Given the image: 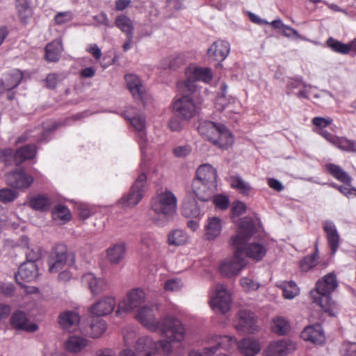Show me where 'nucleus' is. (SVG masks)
<instances>
[{"label":"nucleus","mask_w":356,"mask_h":356,"mask_svg":"<svg viewBox=\"0 0 356 356\" xmlns=\"http://www.w3.org/2000/svg\"><path fill=\"white\" fill-rule=\"evenodd\" d=\"M23 78V74L18 70L3 74L0 82V97L5 91H10L17 87Z\"/></svg>","instance_id":"obj_24"},{"label":"nucleus","mask_w":356,"mask_h":356,"mask_svg":"<svg viewBox=\"0 0 356 356\" xmlns=\"http://www.w3.org/2000/svg\"><path fill=\"white\" fill-rule=\"evenodd\" d=\"M231 305L230 294L222 285H217L215 294L210 300L211 309L217 313L225 314L230 309Z\"/></svg>","instance_id":"obj_12"},{"label":"nucleus","mask_w":356,"mask_h":356,"mask_svg":"<svg viewBox=\"0 0 356 356\" xmlns=\"http://www.w3.org/2000/svg\"><path fill=\"white\" fill-rule=\"evenodd\" d=\"M228 86L226 83H222L220 86V92L217 99V104L220 105L222 109H225L229 104L234 102V99L232 97H227Z\"/></svg>","instance_id":"obj_50"},{"label":"nucleus","mask_w":356,"mask_h":356,"mask_svg":"<svg viewBox=\"0 0 356 356\" xmlns=\"http://www.w3.org/2000/svg\"><path fill=\"white\" fill-rule=\"evenodd\" d=\"M338 286L336 275L330 273L319 280L316 284V291H312L311 296L314 302L330 316H335L337 306L331 298V293Z\"/></svg>","instance_id":"obj_3"},{"label":"nucleus","mask_w":356,"mask_h":356,"mask_svg":"<svg viewBox=\"0 0 356 356\" xmlns=\"http://www.w3.org/2000/svg\"><path fill=\"white\" fill-rule=\"evenodd\" d=\"M323 231L326 234L328 245L331 249L332 254H334L339 246L340 236L335 224L330 220L322 222Z\"/></svg>","instance_id":"obj_23"},{"label":"nucleus","mask_w":356,"mask_h":356,"mask_svg":"<svg viewBox=\"0 0 356 356\" xmlns=\"http://www.w3.org/2000/svg\"><path fill=\"white\" fill-rule=\"evenodd\" d=\"M0 161L7 166L15 164V152L11 148L0 149Z\"/></svg>","instance_id":"obj_52"},{"label":"nucleus","mask_w":356,"mask_h":356,"mask_svg":"<svg viewBox=\"0 0 356 356\" xmlns=\"http://www.w3.org/2000/svg\"><path fill=\"white\" fill-rule=\"evenodd\" d=\"M147 176L140 173L130 190L118 200V204L122 208L133 207L139 203L144 195L146 186Z\"/></svg>","instance_id":"obj_8"},{"label":"nucleus","mask_w":356,"mask_h":356,"mask_svg":"<svg viewBox=\"0 0 356 356\" xmlns=\"http://www.w3.org/2000/svg\"><path fill=\"white\" fill-rule=\"evenodd\" d=\"M301 337L304 340L312 341L314 343H321L325 339L321 326L319 324L305 327L301 332Z\"/></svg>","instance_id":"obj_29"},{"label":"nucleus","mask_w":356,"mask_h":356,"mask_svg":"<svg viewBox=\"0 0 356 356\" xmlns=\"http://www.w3.org/2000/svg\"><path fill=\"white\" fill-rule=\"evenodd\" d=\"M255 220L245 217L241 219L238 233L231 238V245L234 249V256L220 264L221 274L232 277L237 275L246 265L243 246L248 238L255 232Z\"/></svg>","instance_id":"obj_1"},{"label":"nucleus","mask_w":356,"mask_h":356,"mask_svg":"<svg viewBox=\"0 0 356 356\" xmlns=\"http://www.w3.org/2000/svg\"><path fill=\"white\" fill-rule=\"evenodd\" d=\"M186 80L183 83L184 88L191 94H195L197 88L196 81L209 83L213 78L211 70L209 67L189 66L186 70Z\"/></svg>","instance_id":"obj_9"},{"label":"nucleus","mask_w":356,"mask_h":356,"mask_svg":"<svg viewBox=\"0 0 356 356\" xmlns=\"http://www.w3.org/2000/svg\"><path fill=\"white\" fill-rule=\"evenodd\" d=\"M191 152V147L189 145H180L173 149V154L176 157H185Z\"/></svg>","instance_id":"obj_64"},{"label":"nucleus","mask_w":356,"mask_h":356,"mask_svg":"<svg viewBox=\"0 0 356 356\" xmlns=\"http://www.w3.org/2000/svg\"><path fill=\"white\" fill-rule=\"evenodd\" d=\"M168 240L170 245L179 246L186 243L188 235L181 229H175L168 234Z\"/></svg>","instance_id":"obj_42"},{"label":"nucleus","mask_w":356,"mask_h":356,"mask_svg":"<svg viewBox=\"0 0 356 356\" xmlns=\"http://www.w3.org/2000/svg\"><path fill=\"white\" fill-rule=\"evenodd\" d=\"M64 125V122H54L51 125L44 128L38 139L40 143H47L49 140V136L58 127Z\"/></svg>","instance_id":"obj_53"},{"label":"nucleus","mask_w":356,"mask_h":356,"mask_svg":"<svg viewBox=\"0 0 356 356\" xmlns=\"http://www.w3.org/2000/svg\"><path fill=\"white\" fill-rule=\"evenodd\" d=\"M58 321L63 328L70 329L79 323L80 316L76 312L68 310L60 314Z\"/></svg>","instance_id":"obj_32"},{"label":"nucleus","mask_w":356,"mask_h":356,"mask_svg":"<svg viewBox=\"0 0 356 356\" xmlns=\"http://www.w3.org/2000/svg\"><path fill=\"white\" fill-rule=\"evenodd\" d=\"M115 304V300L113 297L107 296L92 304L90 307L89 311L97 318L106 316L113 312Z\"/></svg>","instance_id":"obj_22"},{"label":"nucleus","mask_w":356,"mask_h":356,"mask_svg":"<svg viewBox=\"0 0 356 356\" xmlns=\"http://www.w3.org/2000/svg\"><path fill=\"white\" fill-rule=\"evenodd\" d=\"M106 323L104 320L99 318H95L87 330V334L92 338H98L106 331Z\"/></svg>","instance_id":"obj_37"},{"label":"nucleus","mask_w":356,"mask_h":356,"mask_svg":"<svg viewBox=\"0 0 356 356\" xmlns=\"http://www.w3.org/2000/svg\"><path fill=\"white\" fill-rule=\"evenodd\" d=\"M125 254V244L124 242L116 243L107 250L109 261L112 264H117L123 259Z\"/></svg>","instance_id":"obj_36"},{"label":"nucleus","mask_w":356,"mask_h":356,"mask_svg":"<svg viewBox=\"0 0 356 356\" xmlns=\"http://www.w3.org/2000/svg\"><path fill=\"white\" fill-rule=\"evenodd\" d=\"M124 79L127 88L132 94L134 99L138 102H140L143 105H145L146 93L139 77L135 74H129L125 75Z\"/></svg>","instance_id":"obj_18"},{"label":"nucleus","mask_w":356,"mask_h":356,"mask_svg":"<svg viewBox=\"0 0 356 356\" xmlns=\"http://www.w3.org/2000/svg\"><path fill=\"white\" fill-rule=\"evenodd\" d=\"M325 169L329 174L337 180L348 186L351 185V177L339 165L334 163H327L325 165Z\"/></svg>","instance_id":"obj_34"},{"label":"nucleus","mask_w":356,"mask_h":356,"mask_svg":"<svg viewBox=\"0 0 356 356\" xmlns=\"http://www.w3.org/2000/svg\"><path fill=\"white\" fill-rule=\"evenodd\" d=\"M341 356H356V342L344 341L341 346Z\"/></svg>","instance_id":"obj_57"},{"label":"nucleus","mask_w":356,"mask_h":356,"mask_svg":"<svg viewBox=\"0 0 356 356\" xmlns=\"http://www.w3.org/2000/svg\"><path fill=\"white\" fill-rule=\"evenodd\" d=\"M10 324L16 330L34 332L38 330L36 323H31L27 317V314L21 310L15 311L10 318Z\"/></svg>","instance_id":"obj_15"},{"label":"nucleus","mask_w":356,"mask_h":356,"mask_svg":"<svg viewBox=\"0 0 356 356\" xmlns=\"http://www.w3.org/2000/svg\"><path fill=\"white\" fill-rule=\"evenodd\" d=\"M163 336L166 339H161L158 343H156V352L159 351L163 354H168L172 351V342H181L182 341L170 339L165 335Z\"/></svg>","instance_id":"obj_51"},{"label":"nucleus","mask_w":356,"mask_h":356,"mask_svg":"<svg viewBox=\"0 0 356 356\" xmlns=\"http://www.w3.org/2000/svg\"><path fill=\"white\" fill-rule=\"evenodd\" d=\"M63 50L62 42L60 40H54L47 44L45 47V56L47 60L50 62H57Z\"/></svg>","instance_id":"obj_35"},{"label":"nucleus","mask_w":356,"mask_h":356,"mask_svg":"<svg viewBox=\"0 0 356 356\" xmlns=\"http://www.w3.org/2000/svg\"><path fill=\"white\" fill-rule=\"evenodd\" d=\"M221 220L218 217L209 218L205 225V236L208 240L216 238L221 232Z\"/></svg>","instance_id":"obj_33"},{"label":"nucleus","mask_w":356,"mask_h":356,"mask_svg":"<svg viewBox=\"0 0 356 356\" xmlns=\"http://www.w3.org/2000/svg\"><path fill=\"white\" fill-rule=\"evenodd\" d=\"M38 275V268L36 264L32 262L22 263L17 273L15 275L16 282L22 286V282H31L34 280Z\"/></svg>","instance_id":"obj_20"},{"label":"nucleus","mask_w":356,"mask_h":356,"mask_svg":"<svg viewBox=\"0 0 356 356\" xmlns=\"http://www.w3.org/2000/svg\"><path fill=\"white\" fill-rule=\"evenodd\" d=\"M16 9L20 23L26 25L33 15L31 8L28 3L23 2L17 3Z\"/></svg>","instance_id":"obj_41"},{"label":"nucleus","mask_w":356,"mask_h":356,"mask_svg":"<svg viewBox=\"0 0 356 356\" xmlns=\"http://www.w3.org/2000/svg\"><path fill=\"white\" fill-rule=\"evenodd\" d=\"M136 319L152 331L159 332L162 335L175 340H184L185 329L181 321L172 316H165L156 321L152 307L144 306L138 309Z\"/></svg>","instance_id":"obj_2"},{"label":"nucleus","mask_w":356,"mask_h":356,"mask_svg":"<svg viewBox=\"0 0 356 356\" xmlns=\"http://www.w3.org/2000/svg\"><path fill=\"white\" fill-rule=\"evenodd\" d=\"M241 284L242 287L247 290H257L260 286V284L248 277H243L241 279Z\"/></svg>","instance_id":"obj_62"},{"label":"nucleus","mask_w":356,"mask_h":356,"mask_svg":"<svg viewBox=\"0 0 356 356\" xmlns=\"http://www.w3.org/2000/svg\"><path fill=\"white\" fill-rule=\"evenodd\" d=\"M181 213L184 217L191 218H197L202 213L201 209L197 205L196 197L191 192H188L184 199Z\"/></svg>","instance_id":"obj_25"},{"label":"nucleus","mask_w":356,"mask_h":356,"mask_svg":"<svg viewBox=\"0 0 356 356\" xmlns=\"http://www.w3.org/2000/svg\"><path fill=\"white\" fill-rule=\"evenodd\" d=\"M145 299V293L143 290L135 289L127 294V300L120 302L118 304V309L116 314L121 312H129L134 309L138 307Z\"/></svg>","instance_id":"obj_17"},{"label":"nucleus","mask_w":356,"mask_h":356,"mask_svg":"<svg viewBox=\"0 0 356 356\" xmlns=\"http://www.w3.org/2000/svg\"><path fill=\"white\" fill-rule=\"evenodd\" d=\"M326 42L327 47L336 53L348 54L350 52V49L347 44H344L333 38H329Z\"/></svg>","instance_id":"obj_49"},{"label":"nucleus","mask_w":356,"mask_h":356,"mask_svg":"<svg viewBox=\"0 0 356 356\" xmlns=\"http://www.w3.org/2000/svg\"><path fill=\"white\" fill-rule=\"evenodd\" d=\"M299 293V289L295 282L290 281L283 284V296L286 299H292Z\"/></svg>","instance_id":"obj_54"},{"label":"nucleus","mask_w":356,"mask_h":356,"mask_svg":"<svg viewBox=\"0 0 356 356\" xmlns=\"http://www.w3.org/2000/svg\"><path fill=\"white\" fill-rule=\"evenodd\" d=\"M51 214L54 220H60L63 222H67L71 219L70 210L67 207L61 204L56 205L53 209Z\"/></svg>","instance_id":"obj_47"},{"label":"nucleus","mask_w":356,"mask_h":356,"mask_svg":"<svg viewBox=\"0 0 356 356\" xmlns=\"http://www.w3.org/2000/svg\"><path fill=\"white\" fill-rule=\"evenodd\" d=\"M296 344L288 339L271 342L266 351V356H286L296 350Z\"/></svg>","instance_id":"obj_19"},{"label":"nucleus","mask_w":356,"mask_h":356,"mask_svg":"<svg viewBox=\"0 0 356 356\" xmlns=\"http://www.w3.org/2000/svg\"><path fill=\"white\" fill-rule=\"evenodd\" d=\"M33 180L31 175L21 168L15 169L5 174L6 184L15 189H26L31 186Z\"/></svg>","instance_id":"obj_11"},{"label":"nucleus","mask_w":356,"mask_h":356,"mask_svg":"<svg viewBox=\"0 0 356 356\" xmlns=\"http://www.w3.org/2000/svg\"><path fill=\"white\" fill-rule=\"evenodd\" d=\"M213 202L215 204V205L221 209H225L228 207L229 201V198L224 195H218L216 196H213Z\"/></svg>","instance_id":"obj_60"},{"label":"nucleus","mask_w":356,"mask_h":356,"mask_svg":"<svg viewBox=\"0 0 356 356\" xmlns=\"http://www.w3.org/2000/svg\"><path fill=\"white\" fill-rule=\"evenodd\" d=\"M199 134L221 149H227L234 143V136L222 123L203 121L197 127Z\"/></svg>","instance_id":"obj_4"},{"label":"nucleus","mask_w":356,"mask_h":356,"mask_svg":"<svg viewBox=\"0 0 356 356\" xmlns=\"http://www.w3.org/2000/svg\"><path fill=\"white\" fill-rule=\"evenodd\" d=\"M216 353L215 347L209 345L202 350H193L189 352V356H213Z\"/></svg>","instance_id":"obj_58"},{"label":"nucleus","mask_w":356,"mask_h":356,"mask_svg":"<svg viewBox=\"0 0 356 356\" xmlns=\"http://www.w3.org/2000/svg\"><path fill=\"white\" fill-rule=\"evenodd\" d=\"M257 316L254 312L243 309L240 310L237 314V319L235 322V327L237 330L253 333L257 330Z\"/></svg>","instance_id":"obj_14"},{"label":"nucleus","mask_w":356,"mask_h":356,"mask_svg":"<svg viewBox=\"0 0 356 356\" xmlns=\"http://www.w3.org/2000/svg\"><path fill=\"white\" fill-rule=\"evenodd\" d=\"M29 205L34 210L43 211L49 209L51 201L44 195H38L31 198Z\"/></svg>","instance_id":"obj_40"},{"label":"nucleus","mask_w":356,"mask_h":356,"mask_svg":"<svg viewBox=\"0 0 356 356\" xmlns=\"http://www.w3.org/2000/svg\"><path fill=\"white\" fill-rule=\"evenodd\" d=\"M87 346V340L83 337L71 336L65 342L66 349L71 353L80 352Z\"/></svg>","instance_id":"obj_38"},{"label":"nucleus","mask_w":356,"mask_h":356,"mask_svg":"<svg viewBox=\"0 0 356 356\" xmlns=\"http://www.w3.org/2000/svg\"><path fill=\"white\" fill-rule=\"evenodd\" d=\"M334 145L343 151L356 153V141L347 138L337 136Z\"/></svg>","instance_id":"obj_45"},{"label":"nucleus","mask_w":356,"mask_h":356,"mask_svg":"<svg viewBox=\"0 0 356 356\" xmlns=\"http://www.w3.org/2000/svg\"><path fill=\"white\" fill-rule=\"evenodd\" d=\"M82 282L87 284L93 295H98L108 289L106 282L102 278H97L93 273H87L82 277Z\"/></svg>","instance_id":"obj_26"},{"label":"nucleus","mask_w":356,"mask_h":356,"mask_svg":"<svg viewBox=\"0 0 356 356\" xmlns=\"http://www.w3.org/2000/svg\"><path fill=\"white\" fill-rule=\"evenodd\" d=\"M115 25L126 35H134V26L131 19L125 15L117 16Z\"/></svg>","instance_id":"obj_39"},{"label":"nucleus","mask_w":356,"mask_h":356,"mask_svg":"<svg viewBox=\"0 0 356 356\" xmlns=\"http://www.w3.org/2000/svg\"><path fill=\"white\" fill-rule=\"evenodd\" d=\"M192 95L195 94H191L184 88L183 95L173 103L174 114L181 120L188 121L197 113L198 108L195 104Z\"/></svg>","instance_id":"obj_7"},{"label":"nucleus","mask_w":356,"mask_h":356,"mask_svg":"<svg viewBox=\"0 0 356 356\" xmlns=\"http://www.w3.org/2000/svg\"><path fill=\"white\" fill-rule=\"evenodd\" d=\"M237 346L241 353L246 355H254L261 350L259 342L250 338H245L238 341Z\"/></svg>","instance_id":"obj_31"},{"label":"nucleus","mask_w":356,"mask_h":356,"mask_svg":"<svg viewBox=\"0 0 356 356\" xmlns=\"http://www.w3.org/2000/svg\"><path fill=\"white\" fill-rule=\"evenodd\" d=\"M290 326L288 323L282 317H276L273 320L272 330L274 332L279 335H284L289 330Z\"/></svg>","instance_id":"obj_46"},{"label":"nucleus","mask_w":356,"mask_h":356,"mask_svg":"<svg viewBox=\"0 0 356 356\" xmlns=\"http://www.w3.org/2000/svg\"><path fill=\"white\" fill-rule=\"evenodd\" d=\"M177 210V197L170 191L166 190L158 194L152 199V211L157 217H153L154 221L159 226L171 219Z\"/></svg>","instance_id":"obj_5"},{"label":"nucleus","mask_w":356,"mask_h":356,"mask_svg":"<svg viewBox=\"0 0 356 356\" xmlns=\"http://www.w3.org/2000/svg\"><path fill=\"white\" fill-rule=\"evenodd\" d=\"M75 262V254L68 252L63 244L55 246L51 251L48 259L49 270L51 273H58L65 266H72Z\"/></svg>","instance_id":"obj_6"},{"label":"nucleus","mask_w":356,"mask_h":356,"mask_svg":"<svg viewBox=\"0 0 356 356\" xmlns=\"http://www.w3.org/2000/svg\"><path fill=\"white\" fill-rule=\"evenodd\" d=\"M231 185L243 195H248L252 189L251 186L238 175L232 177Z\"/></svg>","instance_id":"obj_48"},{"label":"nucleus","mask_w":356,"mask_h":356,"mask_svg":"<svg viewBox=\"0 0 356 356\" xmlns=\"http://www.w3.org/2000/svg\"><path fill=\"white\" fill-rule=\"evenodd\" d=\"M36 147L33 144H29L18 148L15 151V165H19L26 160L35 158Z\"/></svg>","instance_id":"obj_30"},{"label":"nucleus","mask_w":356,"mask_h":356,"mask_svg":"<svg viewBox=\"0 0 356 356\" xmlns=\"http://www.w3.org/2000/svg\"><path fill=\"white\" fill-rule=\"evenodd\" d=\"M207 186H210L209 184H207V182H203L202 186H200V187H199L200 188L198 189V191H196V189L194 188L193 181L192 185H191V187H192V193H191L193 194V196L195 197L196 198H197L200 201H202V202L209 201L210 200H211L213 198L216 186H214L212 188L211 194L208 195H207V194L206 195V193H204V191H206L205 188H206V187L207 188Z\"/></svg>","instance_id":"obj_43"},{"label":"nucleus","mask_w":356,"mask_h":356,"mask_svg":"<svg viewBox=\"0 0 356 356\" xmlns=\"http://www.w3.org/2000/svg\"><path fill=\"white\" fill-rule=\"evenodd\" d=\"M216 170L210 164H203L197 168L195 177L193 180L194 188L198 191L200 186H202L203 182H207L210 186L206 187L204 193H207V195H210L212 188L216 186Z\"/></svg>","instance_id":"obj_10"},{"label":"nucleus","mask_w":356,"mask_h":356,"mask_svg":"<svg viewBox=\"0 0 356 356\" xmlns=\"http://www.w3.org/2000/svg\"><path fill=\"white\" fill-rule=\"evenodd\" d=\"M125 118L128 120L134 128L138 137V141L143 154H144L147 143V138L146 134V120L143 114H136L131 116L125 114Z\"/></svg>","instance_id":"obj_13"},{"label":"nucleus","mask_w":356,"mask_h":356,"mask_svg":"<svg viewBox=\"0 0 356 356\" xmlns=\"http://www.w3.org/2000/svg\"><path fill=\"white\" fill-rule=\"evenodd\" d=\"M72 19V14L70 11L58 13L54 17L56 24H63Z\"/></svg>","instance_id":"obj_61"},{"label":"nucleus","mask_w":356,"mask_h":356,"mask_svg":"<svg viewBox=\"0 0 356 356\" xmlns=\"http://www.w3.org/2000/svg\"><path fill=\"white\" fill-rule=\"evenodd\" d=\"M92 18L96 22L95 26L104 25L108 28L113 27L107 15L104 12H101L98 15H94Z\"/></svg>","instance_id":"obj_59"},{"label":"nucleus","mask_w":356,"mask_h":356,"mask_svg":"<svg viewBox=\"0 0 356 356\" xmlns=\"http://www.w3.org/2000/svg\"><path fill=\"white\" fill-rule=\"evenodd\" d=\"M209 345L215 347L216 353L219 348L229 350L234 345H237L236 339L228 335H215L208 339Z\"/></svg>","instance_id":"obj_28"},{"label":"nucleus","mask_w":356,"mask_h":356,"mask_svg":"<svg viewBox=\"0 0 356 356\" xmlns=\"http://www.w3.org/2000/svg\"><path fill=\"white\" fill-rule=\"evenodd\" d=\"M230 51L229 43L225 40H217L214 42L207 50L208 57L213 60L220 62L224 60Z\"/></svg>","instance_id":"obj_21"},{"label":"nucleus","mask_w":356,"mask_h":356,"mask_svg":"<svg viewBox=\"0 0 356 356\" xmlns=\"http://www.w3.org/2000/svg\"><path fill=\"white\" fill-rule=\"evenodd\" d=\"M333 120L328 118H323V117H315L312 119V124L314 126V131L316 132V130L321 131L323 130L324 128L327 127L330 124H332Z\"/></svg>","instance_id":"obj_56"},{"label":"nucleus","mask_w":356,"mask_h":356,"mask_svg":"<svg viewBox=\"0 0 356 356\" xmlns=\"http://www.w3.org/2000/svg\"><path fill=\"white\" fill-rule=\"evenodd\" d=\"M18 196V193L10 188L0 189V201L4 204L13 202Z\"/></svg>","instance_id":"obj_55"},{"label":"nucleus","mask_w":356,"mask_h":356,"mask_svg":"<svg viewBox=\"0 0 356 356\" xmlns=\"http://www.w3.org/2000/svg\"><path fill=\"white\" fill-rule=\"evenodd\" d=\"M138 356H152L156 353V343L149 337L139 338L135 345Z\"/></svg>","instance_id":"obj_27"},{"label":"nucleus","mask_w":356,"mask_h":356,"mask_svg":"<svg viewBox=\"0 0 356 356\" xmlns=\"http://www.w3.org/2000/svg\"><path fill=\"white\" fill-rule=\"evenodd\" d=\"M248 217L251 218L254 220H255L256 230L248 238V239L244 244L243 250H244V252H245V259H246V257H248L254 260L260 261L264 257V256L266 254V252H267L266 248L263 244L259 243H250L247 246V243H248V241L250 240V238H251V236L255 232H257L258 231V229L260 227V222H259V219H257V218H253V217H250V216H248Z\"/></svg>","instance_id":"obj_16"},{"label":"nucleus","mask_w":356,"mask_h":356,"mask_svg":"<svg viewBox=\"0 0 356 356\" xmlns=\"http://www.w3.org/2000/svg\"><path fill=\"white\" fill-rule=\"evenodd\" d=\"M41 257V252L39 248L35 249H28L26 252V262H35L39 260Z\"/></svg>","instance_id":"obj_63"},{"label":"nucleus","mask_w":356,"mask_h":356,"mask_svg":"<svg viewBox=\"0 0 356 356\" xmlns=\"http://www.w3.org/2000/svg\"><path fill=\"white\" fill-rule=\"evenodd\" d=\"M318 263V248L317 243L315 244V251L313 254L306 256L300 261V268L302 271H308L316 266Z\"/></svg>","instance_id":"obj_44"}]
</instances>
